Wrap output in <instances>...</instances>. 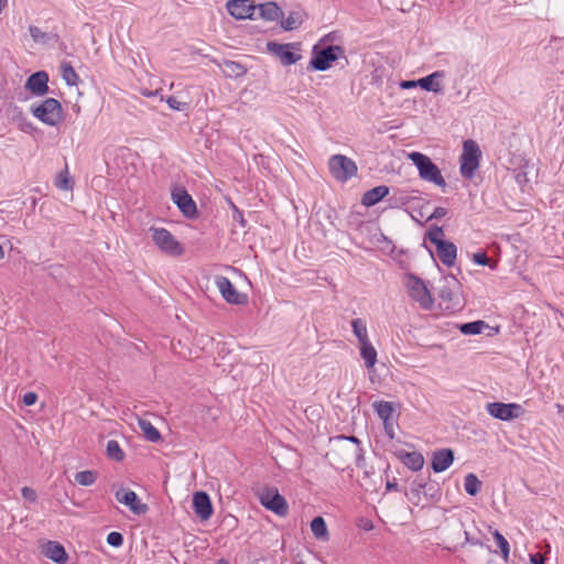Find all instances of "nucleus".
<instances>
[{"mask_svg": "<svg viewBox=\"0 0 564 564\" xmlns=\"http://www.w3.org/2000/svg\"><path fill=\"white\" fill-rule=\"evenodd\" d=\"M172 199L186 218L193 219L197 216L196 203L184 187H175Z\"/></svg>", "mask_w": 564, "mask_h": 564, "instance_id": "13", "label": "nucleus"}, {"mask_svg": "<svg viewBox=\"0 0 564 564\" xmlns=\"http://www.w3.org/2000/svg\"><path fill=\"white\" fill-rule=\"evenodd\" d=\"M261 505L280 517L289 513V505L276 488H267L260 495Z\"/></svg>", "mask_w": 564, "mask_h": 564, "instance_id": "10", "label": "nucleus"}, {"mask_svg": "<svg viewBox=\"0 0 564 564\" xmlns=\"http://www.w3.org/2000/svg\"><path fill=\"white\" fill-rule=\"evenodd\" d=\"M218 564H228V561H227V560H225V558H220V560L218 561Z\"/></svg>", "mask_w": 564, "mask_h": 564, "instance_id": "61", "label": "nucleus"}, {"mask_svg": "<svg viewBox=\"0 0 564 564\" xmlns=\"http://www.w3.org/2000/svg\"><path fill=\"white\" fill-rule=\"evenodd\" d=\"M492 535L502 553V556L505 557V560H507L510 552V546L507 539L498 530H495L492 532Z\"/></svg>", "mask_w": 564, "mask_h": 564, "instance_id": "41", "label": "nucleus"}, {"mask_svg": "<svg viewBox=\"0 0 564 564\" xmlns=\"http://www.w3.org/2000/svg\"><path fill=\"white\" fill-rule=\"evenodd\" d=\"M454 462V452L451 448L438 449L433 453L432 469L435 473L446 470Z\"/></svg>", "mask_w": 564, "mask_h": 564, "instance_id": "20", "label": "nucleus"}, {"mask_svg": "<svg viewBox=\"0 0 564 564\" xmlns=\"http://www.w3.org/2000/svg\"><path fill=\"white\" fill-rule=\"evenodd\" d=\"M409 293L424 310H430L433 306L432 295L421 279L412 276L409 284Z\"/></svg>", "mask_w": 564, "mask_h": 564, "instance_id": "14", "label": "nucleus"}, {"mask_svg": "<svg viewBox=\"0 0 564 564\" xmlns=\"http://www.w3.org/2000/svg\"><path fill=\"white\" fill-rule=\"evenodd\" d=\"M138 425L148 441L155 443L162 438L159 430L150 421L139 419Z\"/></svg>", "mask_w": 564, "mask_h": 564, "instance_id": "30", "label": "nucleus"}, {"mask_svg": "<svg viewBox=\"0 0 564 564\" xmlns=\"http://www.w3.org/2000/svg\"><path fill=\"white\" fill-rule=\"evenodd\" d=\"M530 562L532 564H545V557L540 553L531 554Z\"/></svg>", "mask_w": 564, "mask_h": 564, "instance_id": "53", "label": "nucleus"}, {"mask_svg": "<svg viewBox=\"0 0 564 564\" xmlns=\"http://www.w3.org/2000/svg\"><path fill=\"white\" fill-rule=\"evenodd\" d=\"M223 66L225 75L229 77H241L247 74V67L238 62L225 59Z\"/></svg>", "mask_w": 564, "mask_h": 564, "instance_id": "31", "label": "nucleus"}, {"mask_svg": "<svg viewBox=\"0 0 564 564\" xmlns=\"http://www.w3.org/2000/svg\"><path fill=\"white\" fill-rule=\"evenodd\" d=\"M447 214V209L444 207H436L434 212L429 216L427 220H431L433 218L438 219L444 217Z\"/></svg>", "mask_w": 564, "mask_h": 564, "instance_id": "50", "label": "nucleus"}, {"mask_svg": "<svg viewBox=\"0 0 564 564\" xmlns=\"http://www.w3.org/2000/svg\"><path fill=\"white\" fill-rule=\"evenodd\" d=\"M48 75L44 70L32 74L25 83V88L35 96H43L48 91Z\"/></svg>", "mask_w": 564, "mask_h": 564, "instance_id": "19", "label": "nucleus"}, {"mask_svg": "<svg viewBox=\"0 0 564 564\" xmlns=\"http://www.w3.org/2000/svg\"><path fill=\"white\" fill-rule=\"evenodd\" d=\"M400 86L403 89H410V88H414L419 85H417L416 80H403V82H401Z\"/></svg>", "mask_w": 564, "mask_h": 564, "instance_id": "55", "label": "nucleus"}, {"mask_svg": "<svg viewBox=\"0 0 564 564\" xmlns=\"http://www.w3.org/2000/svg\"><path fill=\"white\" fill-rule=\"evenodd\" d=\"M193 509L198 518L208 520L213 514V505L205 491H197L193 496Z\"/></svg>", "mask_w": 564, "mask_h": 564, "instance_id": "18", "label": "nucleus"}, {"mask_svg": "<svg viewBox=\"0 0 564 564\" xmlns=\"http://www.w3.org/2000/svg\"><path fill=\"white\" fill-rule=\"evenodd\" d=\"M166 102H167L169 107L174 109V110H180L181 111V110H184L187 107L186 102H181L175 97H169L166 99Z\"/></svg>", "mask_w": 564, "mask_h": 564, "instance_id": "48", "label": "nucleus"}, {"mask_svg": "<svg viewBox=\"0 0 564 564\" xmlns=\"http://www.w3.org/2000/svg\"><path fill=\"white\" fill-rule=\"evenodd\" d=\"M257 9L259 10L260 17L265 21L274 22L284 18L282 9L273 1L260 3L257 6Z\"/></svg>", "mask_w": 564, "mask_h": 564, "instance_id": "23", "label": "nucleus"}, {"mask_svg": "<svg viewBox=\"0 0 564 564\" xmlns=\"http://www.w3.org/2000/svg\"><path fill=\"white\" fill-rule=\"evenodd\" d=\"M444 237V230L442 227L440 226H433L431 227V229L426 232V238L433 243V245H437L442 241H444L443 239Z\"/></svg>", "mask_w": 564, "mask_h": 564, "instance_id": "43", "label": "nucleus"}, {"mask_svg": "<svg viewBox=\"0 0 564 564\" xmlns=\"http://www.w3.org/2000/svg\"><path fill=\"white\" fill-rule=\"evenodd\" d=\"M386 489L388 491H398L399 490V485H398L397 480L395 479H393L391 481L388 480L387 484H386Z\"/></svg>", "mask_w": 564, "mask_h": 564, "instance_id": "54", "label": "nucleus"}, {"mask_svg": "<svg viewBox=\"0 0 564 564\" xmlns=\"http://www.w3.org/2000/svg\"><path fill=\"white\" fill-rule=\"evenodd\" d=\"M35 118L48 126H56L63 120V108L55 98H47L37 107L32 109Z\"/></svg>", "mask_w": 564, "mask_h": 564, "instance_id": "6", "label": "nucleus"}, {"mask_svg": "<svg viewBox=\"0 0 564 564\" xmlns=\"http://www.w3.org/2000/svg\"><path fill=\"white\" fill-rule=\"evenodd\" d=\"M312 54L313 57L311 58L310 66L315 70H327L334 62L341 57L348 63L345 57V50L340 45H328L322 50H318V46L315 45Z\"/></svg>", "mask_w": 564, "mask_h": 564, "instance_id": "4", "label": "nucleus"}, {"mask_svg": "<svg viewBox=\"0 0 564 564\" xmlns=\"http://www.w3.org/2000/svg\"><path fill=\"white\" fill-rule=\"evenodd\" d=\"M426 487V482L423 479H415L412 484L411 494L420 500L421 490Z\"/></svg>", "mask_w": 564, "mask_h": 564, "instance_id": "46", "label": "nucleus"}, {"mask_svg": "<svg viewBox=\"0 0 564 564\" xmlns=\"http://www.w3.org/2000/svg\"><path fill=\"white\" fill-rule=\"evenodd\" d=\"M235 215L234 218L239 220V223L245 226V219L242 213L234 205Z\"/></svg>", "mask_w": 564, "mask_h": 564, "instance_id": "56", "label": "nucleus"}, {"mask_svg": "<svg viewBox=\"0 0 564 564\" xmlns=\"http://www.w3.org/2000/svg\"><path fill=\"white\" fill-rule=\"evenodd\" d=\"M332 465L340 470L349 467L350 462L355 460L358 467H362L365 457L361 447L346 441H334L332 449L327 453Z\"/></svg>", "mask_w": 564, "mask_h": 564, "instance_id": "1", "label": "nucleus"}, {"mask_svg": "<svg viewBox=\"0 0 564 564\" xmlns=\"http://www.w3.org/2000/svg\"><path fill=\"white\" fill-rule=\"evenodd\" d=\"M464 487L468 495L476 496L480 491L481 481L475 474L469 473L465 476Z\"/></svg>", "mask_w": 564, "mask_h": 564, "instance_id": "34", "label": "nucleus"}, {"mask_svg": "<svg viewBox=\"0 0 564 564\" xmlns=\"http://www.w3.org/2000/svg\"><path fill=\"white\" fill-rule=\"evenodd\" d=\"M62 77L68 86H76L79 82V76L77 75L74 67L66 62L61 64Z\"/></svg>", "mask_w": 564, "mask_h": 564, "instance_id": "32", "label": "nucleus"}, {"mask_svg": "<svg viewBox=\"0 0 564 564\" xmlns=\"http://www.w3.org/2000/svg\"><path fill=\"white\" fill-rule=\"evenodd\" d=\"M389 194V187L386 185L376 186L367 191L361 198L362 205L370 207L379 203L383 197Z\"/></svg>", "mask_w": 564, "mask_h": 564, "instance_id": "27", "label": "nucleus"}, {"mask_svg": "<svg viewBox=\"0 0 564 564\" xmlns=\"http://www.w3.org/2000/svg\"><path fill=\"white\" fill-rule=\"evenodd\" d=\"M55 185L63 191H72L74 187V181L69 176L68 167L65 165L64 170L61 171L56 177Z\"/></svg>", "mask_w": 564, "mask_h": 564, "instance_id": "36", "label": "nucleus"}, {"mask_svg": "<svg viewBox=\"0 0 564 564\" xmlns=\"http://www.w3.org/2000/svg\"><path fill=\"white\" fill-rule=\"evenodd\" d=\"M488 413L501 421H510L520 416L522 406L517 403L491 402L487 404Z\"/></svg>", "mask_w": 564, "mask_h": 564, "instance_id": "12", "label": "nucleus"}, {"mask_svg": "<svg viewBox=\"0 0 564 564\" xmlns=\"http://www.w3.org/2000/svg\"><path fill=\"white\" fill-rule=\"evenodd\" d=\"M409 159L419 170V175L422 180L431 182L442 188L446 187V182L442 176L438 166L425 154L420 152H412Z\"/></svg>", "mask_w": 564, "mask_h": 564, "instance_id": "3", "label": "nucleus"}, {"mask_svg": "<svg viewBox=\"0 0 564 564\" xmlns=\"http://www.w3.org/2000/svg\"><path fill=\"white\" fill-rule=\"evenodd\" d=\"M444 285L440 289L438 296L445 304L446 310H457L460 307L458 294L454 292V288L458 285L455 276L445 278Z\"/></svg>", "mask_w": 564, "mask_h": 564, "instance_id": "15", "label": "nucleus"}, {"mask_svg": "<svg viewBox=\"0 0 564 564\" xmlns=\"http://www.w3.org/2000/svg\"><path fill=\"white\" fill-rule=\"evenodd\" d=\"M226 8L231 17L243 20L253 18L257 6L249 0H229Z\"/></svg>", "mask_w": 564, "mask_h": 564, "instance_id": "17", "label": "nucleus"}, {"mask_svg": "<svg viewBox=\"0 0 564 564\" xmlns=\"http://www.w3.org/2000/svg\"><path fill=\"white\" fill-rule=\"evenodd\" d=\"M473 260L475 263L479 264V265H490L491 268H494L492 264H490V260L489 258L487 257L486 252H477L473 256Z\"/></svg>", "mask_w": 564, "mask_h": 564, "instance_id": "45", "label": "nucleus"}, {"mask_svg": "<svg viewBox=\"0 0 564 564\" xmlns=\"http://www.w3.org/2000/svg\"><path fill=\"white\" fill-rule=\"evenodd\" d=\"M485 327H487V324L484 321H476L460 325L459 329L465 335H477L480 334Z\"/></svg>", "mask_w": 564, "mask_h": 564, "instance_id": "39", "label": "nucleus"}, {"mask_svg": "<svg viewBox=\"0 0 564 564\" xmlns=\"http://www.w3.org/2000/svg\"><path fill=\"white\" fill-rule=\"evenodd\" d=\"M399 459L411 470L417 471L423 468L424 457L417 452L400 451L398 453Z\"/></svg>", "mask_w": 564, "mask_h": 564, "instance_id": "26", "label": "nucleus"}, {"mask_svg": "<svg viewBox=\"0 0 564 564\" xmlns=\"http://www.w3.org/2000/svg\"><path fill=\"white\" fill-rule=\"evenodd\" d=\"M555 406H556L558 412H564V406L562 404L557 403Z\"/></svg>", "mask_w": 564, "mask_h": 564, "instance_id": "59", "label": "nucleus"}, {"mask_svg": "<svg viewBox=\"0 0 564 564\" xmlns=\"http://www.w3.org/2000/svg\"><path fill=\"white\" fill-rule=\"evenodd\" d=\"M37 400V395L34 392H28L23 395V403L25 405H33Z\"/></svg>", "mask_w": 564, "mask_h": 564, "instance_id": "51", "label": "nucleus"}, {"mask_svg": "<svg viewBox=\"0 0 564 564\" xmlns=\"http://www.w3.org/2000/svg\"><path fill=\"white\" fill-rule=\"evenodd\" d=\"M445 534L449 543L446 550L455 552L459 546L463 547L465 544L482 545L480 539L471 536L465 529L464 523L459 518H446Z\"/></svg>", "mask_w": 564, "mask_h": 564, "instance_id": "2", "label": "nucleus"}, {"mask_svg": "<svg viewBox=\"0 0 564 564\" xmlns=\"http://www.w3.org/2000/svg\"><path fill=\"white\" fill-rule=\"evenodd\" d=\"M307 18V13L304 10H294L290 11L289 15L285 19H281V28L284 31H293L299 29L305 19Z\"/></svg>", "mask_w": 564, "mask_h": 564, "instance_id": "25", "label": "nucleus"}, {"mask_svg": "<svg viewBox=\"0 0 564 564\" xmlns=\"http://www.w3.org/2000/svg\"><path fill=\"white\" fill-rule=\"evenodd\" d=\"M373 409L378 416L383 421L391 419L393 413V406L391 402L388 401H377L373 403Z\"/></svg>", "mask_w": 564, "mask_h": 564, "instance_id": "35", "label": "nucleus"}, {"mask_svg": "<svg viewBox=\"0 0 564 564\" xmlns=\"http://www.w3.org/2000/svg\"><path fill=\"white\" fill-rule=\"evenodd\" d=\"M360 356L365 360V366L368 369L373 368L377 362V350L370 341L360 344Z\"/></svg>", "mask_w": 564, "mask_h": 564, "instance_id": "29", "label": "nucleus"}, {"mask_svg": "<svg viewBox=\"0 0 564 564\" xmlns=\"http://www.w3.org/2000/svg\"><path fill=\"white\" fill-rule=\"evenodd\" d=\"M42 552L47 558L57 564H66L68 561L64 546L58 542L48 541L44 544Z\"/></svg>", "mask_w": 564, "mask_h": 564, "instance_id": "22", "label": "nucleus"}, {"mask_svg": "<svg viewBox=\"0 0 564 564\" xmlns=\"http://www.w3.org/2000/svg\"><path fill=\"white\" fill-rule=\"evenodd\" d=\"M29 31H30V35L32 36L34 42L46 43L47 41L53 39V35L43 32L40 28H37L35 25H31L29 28Z\"/></svg>", "mask_w": 564, "mask_h": 564, "instance_id": "42", "label": "nucleus"}, {"mask_svg": "<svg viewBox=\"0 0 564 564\" xmlns=\"http://www.w3.org/2000/svg\"><path fill=\"white\" fill-rule=\"evenodd\" d=\"M336 441H346V442H349L354 445H357L358 447H361L360 446V441L356 437V436H344V435H340L338 437H336Z\"/></svg>", "mask_w": 564, "mask_h": 564, "instance_id": "52", "label": "nucleus"}, {"mask_svg": "<svg viewBox=\"0 0 564 564\" xmlns=\"http://www.w3.org/2000/svg\"><path fill=\"white\" fill-rule=\"evenodd\" d=\"M98 474L94 470H83L75 475V481L80 486H91L97 480Z\"/></svg>", "mask_w": 564, "mask_h": 564, "instance_id": "40", "label": "nucleus"}, {"mask_svg": "<svg viewBox=\"0 0 564 564\" xmlns=\"http://www.w3.org/2000/svg\"><path fill=\"white\" fill-rule=\"evenodd\" d=\"M311 530L313 535L321 541H328L329 533L326 522L323 517H316L311 522Z\"/></svg>", "mask_w": 564, "mask_h": 564, "instance_id": "28", "label": "nucleus"}, {"mask_svg": "<svg viewBox=\"0 0 564 564\" xmlns=\"http://www.w3.org/2000/svg\"><path fill=\"white\" fill-rule=\"evenodd\" d=\"M107 456L115 462H122L124 459V452L120 447L119 443L115 440H110L107 443Z\"/></svg>", "mask_w": 564, "mask_h": 564, "instance_id": "38", "label": "nucleus"}, {"mask_svg": "<svg viewBox=\"0 0 564 564\" xmlns=\"http://www.w3.org/2000/svg\"><path fill=\"white\" fill-rule=\"evenodd\" d=\"M329 41H332V34H327L321 40L322 43H327Z\"/></svg>", "mask_w": 564, "mask_h": 564, "instance_id": "58", "label": "nucleus"}, {"mask_svg": "<svg viewBox=\"0 0 564 564\" xmlns=\"http://www.w3.org/2000/svg\"><path fill=\"white\" fill-rule=\"evenodd\" d=\"M154 243L165 253L181 256L184 251L182 245L165 228H151Z\"/></svg>", "mask_w": 564, "mask_h": 564, "instance_id": "9", "label": "nucleus"}, {"mask_svg": "<svg viewBox=\"0 0 564 564\" xmlns=\"http://www.w3.org/2000/svg\"><path fill=\"white\" fill-rule=\"evenodd\" d=\"M107 543L113 547H120L123 544V535L119 532H110L107 536Z\"/></svg>", "mask_w": 564, "mask_h": 564, "instance_id": "44", "label": "nucleus"}, {"mask_svg": "<svg viewBox=\"0 0 564 564\" xmlns=\"http://www.w3.org/2000/svg\"><path fill=\"white\" fill-rule=\"evenodd\" d=\"M215 284L227 303L232 305H245L248 302L247 294L238 292L228 278L224 275H216Z\"/></svg>", "mask_w": 564, "mask_h": 564, "instance_id": "11", "label": "nucleus"}, {"mask_svg": "<svg viewBox=\"0 0 564 564\" xmlns=\"http://www.w3.org/2000/svg\"><path fill=\"white\" fill-rule=\"evenodd\" d=\"M444 76V72L437 70L429 76L417 79L416 83L426 91L440 93L442 90L441 79H443Z\"/></svg>", "mask_w": 564, "mask_h": 564, "instance_id": "24", "label": "nucleus"}, {"mask_svg": "<svg viewBox=\"0 0 564 564\" xmlns=\"http://www.w3.org/2000/svg\"><path fill=\"white\" fill-rule=\"evenodd\" d=\"M21 494H22V497L30 502H35L37 499V495H36L35 490L30 487H23L21 489Z\"/></svg>", "mask_w": 564, "mask_h": 564, "instance_id": "47", "label": "nucleus"}, {"mask_svg": "<svg viewBox=\"0 0 564 564\" xmlns=\"http://www.w3.org/2000/svg\"><path fill=\"white\" fill-rule=\"evenodd\" d=\"M362 528H364L366 531H369V530H371V529L373 528V525H372L371 521L367 520V521L365 522V524L362 525Z\"/></svg>", "mask_w": 564, "mask_h": 564, "instance_id": "57", "label": "nucleus"}, {"mask_svg": "<svg viewBox=\"0 0 564 564\" xmlns=\"http://www.w3.org/2000/svg\"><path fill=\"white\" fill-rule=\"evenodd\" d=\"M300 43L280 44L273 41L267 43V50L278 57L283 66H290L301 59V55L292 50L300 51Z\"/></svg>", "mask_w": 564, "mask_h": 564, "instance_id": "8", "label": "nucleus"}, {"mask_svg": "<svg viewBox=\"0 0 564 564\" xmlns=\"http://www.w3.org/2000/svg\"><path fill=\"white\" fill-rule=\"evenodd\" d=\"M371 475L375 473H370L369 470L364 471V476L361 478V485L369 491H377L382 484V476L377 475L376 479H371Z\"/></svg>", "mask_w": 564, "mask_h": 564, "instance_id": "33", "label": "nucleus"}, {"mask_svg": "<svg viewBox=\"0 0 564 564\" xmlns=\"http://www.w3.org/2000/svg\"><path fill=\"white\" fill-rule=\"evenodd\" d=\"M436 247V253L441 262L446 267L454 265L457 257V248L456 246L447 240H444L437 245Z\"/></svg>", "mask_w": 564, "mask_h": 564, "instance_id": "21", "label": "nucleus"}, {"mask_svg": "<svg viewBox=\"0 0 564 564\" xmlns=\"http://www.w3.org/2000/svg\"><path fill=\"white\" fill-rule=\"evenodd\" d=\"M481 152L476 141L468 139L463 143L460 155V174L465 178H473L479 166Z\"/></svg>", "mask_w": 564, "mask_h": 564, "instance_id": "5", "label": "nucleus"}, {"mask_svg": "<svg viewBox=\"0 0 564 564\" xmlns=\"http://www.w3.org/2000/svg\"><path fill=\"white\" fill-rule=\"evenodd\" d=\"M384 432L390 440L394 438L393 421L391 419L383 421Z\"/></svg>", "mask_w": 564, "mask_h": 564, "instance_id": "49", "label": "nucleus"}, {"mask_svg": "<svg viewBox=\"0 0 564 564\" xmlns=\"http://www.w3.org/2000/svg\"><path fill=\"white\" fill-rule=\"evenodd\" d=\"M4 257V251L2 249V246L0 245V259H3Z\"/></svg>", "mask_w": 564, "mask_h": 564, "instance_id": "60", "label": "nucleus"}, {"mask_svg": "<svg viewBox=\"0 0 564 564\" xmlns=\"http://www.w3.org/2000/svg\"><path fill=\"white\" fill-rule=\"evenodd\" d=\"M115 496L120 503L129 507L134 514H144L149 509L145 503L140 502L137 494L130 489L120 488Z\"/></svg>", "mask_w": 564, "mask_h": 564, "instance_id": "16", "label": "nucleus"}, {"mask_svg": "<svg viewBox=\"0 0 564 564\" xmlns=\"http://www.w3.org/2000/svg\"><path fill=\"white\" fill-rule=\"evenodd\" d=\"M297 564H304L303 562H299Z\"/></svg>", "mask_w": 564, "mask_h": 564, "instance_id": "62", "label": "nucleus"}, {"mask_svg": "<svg viewBox=\"0 0 564 564\" xmlns=\"http://www.w3.org/2000/svg\"><path fill=\"white\" fill-rule=\"evenodd\" d=\"M351 327L359 344L369 341L366 324L360 318L351 321Z\"/></svg>", "mask_w": 564, "mask_h": 564, "instance_id": "37", "label": "nucleus"}, {"mask_svg": "<svg viewBox=\"0 0 564 564\" xmlns=\"http://www.w3.org/2000/svg\"><path fill=\"white\" fill-rule=\"evenodd\" d=\"M328 167L332 175L337 180L345 182L357 174L356 163L343 154H335L328 161Z\"/></svg>", "mask_w": 564, "mask_h": 564, "instance_id": "7", "label": "nucleus"}]
</instances>
